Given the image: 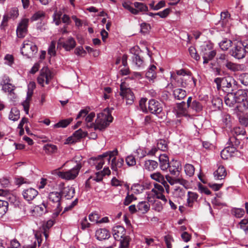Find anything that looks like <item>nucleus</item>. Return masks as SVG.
<instances>
[{
    "label": "nucleus",
    "instance_id": "61",
    "mask_svg": "<svg viewBox=\"0 0 248 248\" xmlns=\"http://www.w3.org/2000/svg\"><path fill=\"white\" fill-rule=\"evenodd\" d=\"M147 100V98H142L139 102V106H140V109L143 112H145V113L148 112L147 108H146V102Z\"/></svg>",
    "mask_w": 248,
    "mask_h": 248
},
{
    "label": "nucleus",
    "instance_id": "10",
    "mask_svg": "<svg viewBox=\"0 0 248 248\" xmlns=\"http://www.w3.org/2000/svg\"><path fill=\"white\" fill-rule=\"evenodd\" d=\"M132 4L135 8L131 6L128 2H124L123 3L122 5L124 8L135 15L139 14L140 12H147L148 11L147 6L142 2H135Z\"/></svg>",
    "mask_w": 248,
    "mask_h": 248
},
{
    "label": "nucleus",
    "instance_id": "49",
    "mask_svg": "<svg viewBox=\"0 0 248 248\" xmlns=\"http://www.w3.org/2000/svg\"><path fill=\"white\" fill-rule=\"evenodd\" d=\"M232 132L234 135L236 136L238 135H245L246 134V131L245 128L241 126L235 127L233 128Z\"/></svg>",
    "mask_w": 248,
    "mask_h": 248
},
{
    "label": "nucleus",
    "instance_id": "21",
    "mask_svg": "<svg viewBox=\"0 0 248 248\" xmlns=\"http://www.w3.org/2000/svg\"><path fill=\"white\" fill-rule=\"evenodd\" d=\"M38 194V191L33 188L24 189L22 192L24 199L29 202L32 201L37 196Z\"/></svg>",
    "mask_w": 248,
    "mask_h": 248
},
{
    "label": "nucleus",
    "instance_id": "4",
    "mask_svg": "<svg viewBox=\"0 0 248 248\" xmlns=\"http://www.w3.org/2000/svg\"><path fill=\"white\" fill-rule=\"evenodd\" d=\"M217 66L224 69H227L232 72H236L239 70L240 65L233 63L229 59V56L225 53L219 54L216 58Z\"/></svg>",
    "mask_w": 248,
    "mask_h": 248
},
{
    "label": "nucleus",
    "instance_id": "25",
    "mask_svg": "<svg viewBox=\"0 0 248 248\" xmlns=\"http://www.w3.org/2000/svg\"><path fill=\"white\" fill-rule=\"evenodd\" d=\"M160 168L162 170H166L169 167L170 162L168 156L166 154H161L159 157Z\"/></svg>",
    "mask_w": 248,
    "mask_h": 248
},
{
    "label": "nucleus",
    "instance_id": "18",
    "mask_svg": "<svg viewBox=\"0 0 248 248\" xmlns=\"http://www.w3.org/2000/svg\"><path fill=\"white\" fill-rule=\"evenodd\" d=\"M171 175L178 176L182 170V164L180 161L172 159L170 161L169 167L168 168Z\"/></svg>",
    "mask_w": 248,
    "mask_h": 248
},
{
    "label": "nucleus",
    "instance_id": "37",
    "mask_svg": "<svg viewBox=\"0 0 248 248\" xmlns=\"http://www.w3.org/2000/svg\"><path fill=\"white\" fill-rule=\"evenodd\" d=\"M19 118V110L16 108H12L9 115V119L13 121H16Z\"/></svg>",
    "mask_w": 248,
    "mask_h": 248
},
{
    "label": "nucleus",
    "instance_id": "64",
    "mask_svg": "<svg viewBox=\"0 0 248 248\" xmlns=\"http://www.w3.org/2000/svg\"><path fill=\"white\" fill-rule=\"evenodd\" d=\"M28 31L24 30L23 29H21L20 27H17L16 29V35L17 37L19 38H24L26 34L27 33Z\"/></svg>",
    "mask_w": 248,
    "mask_h": 248
},
{
    "label": "nucleus",
    "instance_id": "47",
    "mask_svg": "<svg viewBox=\"0 0 248 248\" xmlns=\"http://www.w3.org/2000/svg\"><path fill=\"white\" fill-rule=\"evenodd\" d=\"M2 85V89L4 92H8L10 94L14 93L15 86L12 84H5Z\"/></svg>",
    "mask_w": 248,
    "mask_h": 248
},
{
    "label": "nucleus",
    "instance_id": "22",
    "mask_svg": "<svg viewBox=\"0 0 248 248\" xmlns=\"http://www.w3.org/2000/svg\"><path fill=\"white\" fill-rule=\"evenodd\" d=\"M116 156H113L111 163V169L114 171L113 174L118 175V168H121L123 167L124 163V160L123 158H120L116 160Z\"/></svg>",
    "mask_w": 248,
    "mask_h": 248
},
{
    "label": "nucleus",
    "instance_id": "45",
    "mask_svg": "<svg viewBox=\"0 0 248 248\" xmlns=\"http://www.w3.org/2000/svg\"><path fill=\"white\" fill-rule=\"evenodd\" d=\"M232 213L236 217L241 218L244 216L245 211L242 208H234L232 210Z\"/></svg>",
    "mask_w": 248,
    "mask_h": 248
},
{
    "label": "nucleus",
    "instance_id": "56",
    "mask_svg": "<svg viewBox=\"0 0 248 248\" xmlns=\"http://www.w3.org/2000/svg\"><path fill=\"white\" fill-rule=\"evenodd\" d=\"M240 124L245 126H248V113L239 117Z\"/></svg>",
    "mask_w": 248,
    "mask_h": 248
},
{
    "label": "nucleus",
    "instance_id": "44",
    "mask_svg": "<svg viewBox=\"0 0 248 248\" xmlns=\"http://www.w3.org/2000/svg\"><path fill=\"white\" fill-rule=\"evenodd\" d=\"M185 171L186 174L189 177L192 176L195 172V168L193 165L186 164L185 166Z\"/></svg>",
    "mask_w": 248,
    "mask_h": 248
},
{
    "label": "nucleus",
    "instance_id": "52",
    "mask_svg": "<svg viewBox=\"0 0 248 248\" xmlns=\"http://www.w3.org/2000/svg\"><path fill=\"white\" fill-rule=\"evenodd\" d=\"M125 162L126 164L129 167L134 166L136 164V158L132 155H128L125 158Z\"/></svg>",
    "mask_w": 248,
    "mask_h": 248
},
{
    "label": "nucleus",
    "instance_id": "3",
    "mask_svg": "<svg viewBox=\"0 0 248 248\" xmlns=\"http://www.w3.org/2000/svg\"><path fill=\"white\" fill-rule=\"evenodd\" d=\"M118 151L117 149H115L113 151H108L102 155H100L96 157H92L89 160V163L91 166H94L97 170H100L105 163V159L106 158L108 162L110 163L111 158L117 155Z\"/></svg>",
    "mask_w": 248,
    "mask_h": 248
},
{
    "label": "nucleus",
    "instance_id": "5",
    "mask_svg": "<svg viewBox=\"0 0 248 248\" xmlns=\"http://www.w3.org/2000/svg\"><path fill=\"white\" fill-rule=\"evenodd\" d=\"M247 53H248V47L246 40L234 43L229 52L232 56L237 59L244 58Z\"/></svg>",
    "mask_w": 248,
    "mask_h": 248
},
{
    "label": "nucleus",
    "instance_id": "29",
    "mask_svg": "<svg viewBox=\"0 0 248 248\" xmlns=\"http://www.w3.org/2000/svg\"><path fill=\"white\" fill-rule=\"evenodd\" d=\"M198 197L199 195L197 193L188 191L187 193L186 205L190 208L193 207L194 203L197 202Z\"/></svg>",
    "mask_w": 248,
    "mask_h": 248
},
{
    "label": "nucleus",
    "instance_id": "58",
    "mask_svg": "<svg viewBox=\"0 0 248 248\" xmlns=\"http://www.w3.org/2000/svg\"><path fill=\"white\" fill-rule=\"evenodd\" d=\"M29 21V20L28 18H24L22 19L21 21L19 23L17 27H20L21 29H23L24 30L28 31Z\"/></svg>",
    "mask_w": 248,
    "mask_h": 248
},
{
    "label": "nucleus",
    "instance_id": "42",
    "mask_svg": "<svg viewBox=\"0 0 248 248\" xmlns=\"http://www.w3.org/2000/svg\"><path fill=\"white\" fill-rule=\"evenodd\" d=\"M151 178L159 183H161L162 184H164V183H166L163 176L159 172L151 174Z\"/></svg>",
    "mask_w": 248,
    "mask_h": 248
},
{
    "label": "nucleus",
    "instance_id": "11",
    "mask_svg": "<svg viewBox=\"0 0 248 248\" xmlns=\"http://www.w3.org/2000/svg\"><path fill=\"white\" fill-rule=\"evenodd\" d=\"M53 78L52 73L47 66H44L40 71V74L37 78V82L42 87L44 86V83L46 84L49 83V80Z\"/></svg>",
    "mask_w": 248,
    "mask_h": 248
},
{
    "label": "nucleus",
    "instance_id": "31",
    "mask_svg": "<svg viewBox=\"0 0 248 248\" xmlns=\"http://www.w3.org/2000/svg\"><path fill=\"white\" fill-rule=\"evenodd\" d=\"M233 44L232 40L224 38L218 43V46L222 50L227 51L231 46H232Z\"/></svg>",
    "mask_w": 248,
    "mask_h": 248
},
{
    "label": "nucleus",
    "instance_id": "43",
    "mask_svg": "<svg viewBox=\"0 0 248 248\" xmlns=\"http://www.w3.org/2000/svg\"><path fill=\"white\" fill-rule=\"evenodd\" d=\"M212 104L215 109H220L222 106V100L219 97H214L212 100Z\"/></svg>",
    "mask_w": 248,
    "mask_h": 248
},
{
    "label": "nucleus",
    "instance_id": "19",
    "mask_svg": "<svg viewBox=\"0 0 248 248\" xmlns=\"http://www.w3.org/2000/svg\"><path fill=\"white\" fill-rule=\"evenodd\" d=\"M62 39L61 38L58 40V46H62L66 51H70L76 46V42L72 37H69L65 42L61 41Z\"/></svg>",
    "mask_w": 248,
    "mask_h": 248
},
{
    "label": "nucleus",
    "instance_id": "48",
    "mask_svg": "<svg viewBox=\"0 0 248 248\" xmlns=\"http://www.w3.org/2000/svg\"><path fill=\"white\" fill-rule=\"evenodd\" d=\"M43 149L46 152L53 153L57 151V147L53 144H46L44 146Z\"/></svg>",
    "mask_w": 248,
    "mask_h": 248
},
{
    "label": "nucleus",
    "instance_id": "41",
    "mask_svg": "<svg viewBox=\"0 0 248 248\" xmlns=\"http://www.w3.org/2000/svg\"><path fill=\"white\" fill-rule=\"evenodd\" d=\"M156 147L157 148V150H160L162 151H166L168 149V144L167 141L162 139L158 140Z\"/></svg>",
    "mask_w": 248,
    "mask_h": 248
},
{
    "label": "nucleus",
    "instance_id": "8",
    "mask_svg": "<svg viewBox=\"0 0 248 248\" xmlns=\"http://www.w3.org/2000/svg\"><path fill=\"white\" fill-rule=\"evenodd\" d=\"M38 51V47L36 45L29 40H25L21 48V53L27 58H31L34 57Z\"/></svg>",
    "mask_w": 248,
    "mask_h": 248
},
{
    "label": "nucleus",
    "instance_id": "40",
    "mask_svg": "<svg viewBox=\"0 0 248 248\" xmlns=\"http://www.w3.org/2000/svg\"><path fill=\"white\" fill-rule=\"evenodd\" d=\"M240 140L237 139V138L234 135L230 137L227 143V145H231L237 149H238L239 147L240 146Z\"/></svg>",
    "mask_w": 248,
    "mask_h": 248
},
{
    "label": "nucleus",
    "instance_id": "60",
    "mask_svg": "<svg viewBox=\"0 0 248 248\" xmlns=\"http://www.w3.org/2000/svg\"><path fill=\"white\" fill-rule=\"evenodd\" d=\"M78 202V198L76 199L73 202L71 203V204L67 206L64 208L63 211L62 213V215L64 213L71 210L76 205H77Z\"/></svg>",
    "mask_w": 248,
    "mask_h": 248
},
{
    "label": "nucleus",
    "instance_id": "55",
    "mask_svg": "<svg viewBox=\"0 0 248 248\" xmlns=\"http://www.w3.org/2000/svg\"><path fill=\"white\" fill-rule=\"evenodd\" d=\"M239 80L241 83L245 85H248V73H242L239 76Z\"/></svg>",
    "mask_w": 248,
    "mask_h": 248
},
{
    "label": "nucleus",
    "instance_id": "53",
    "mask_svg": "<svg viewBox=\"0 0 248 248\" xmlns=\"http://www.w3.org/2000/svg\"><path fill=\"white\" fill-rule=\"evenodd\" d=\"M45 13L43 11H39L34 13L31 18V21H36L42 17H44Z\"/></svg>",
    "mask_w": 248,
    "mask_h": 248
},
{
    "label": "nucleus",
    "instance_id": "59",
    "mask_svg": "<svg viewBox=\"0 0 248 248\" xmlns=\"http://www.w3.org/2000/svg\"><path fill=\"white\" fill-rule=\"evenodd\" d=\"M15 183L16 185L20 186L23 184H30L31 182L26 178H25L22 177H20L16 178Z\"/></svg>",
    "mask_w": 248,
    "mask_h": 248
},
{
    "label": "nucleus",
    "instance_id": "17",
    "mask_svg": "<svg viewBox=\"0 0 248 248\" xmlns=\"http://www.w3.org/2000/svg\"><path fill=\"white\" fill-rule=\"evenodd\" d=\"M148 110L153 114L158 116L162 111L163 108L161 103L158 101L152 99L148 102Z\"/></svg>",
    "mask_w": 248,
    "mask_h": 248
},
{
    "label": "nucleus",
    "instance_id": "15",
    "mask_svg": "<svg viewBox=\"0 0 248 248\" xmlns=\"http://www.w3.org/2000/svg\"><path fill=\"white\" fill-rule=\"evenodd\" d=\"M174 78L177 82L178 86L182 88H186L191 84L193 79L191 73L188 71L184 77H175Z\"/></svg>",
    "mask_w": 248,
    "mask_h": 248
},
{
    "label": "nucleus",
    "instance_id": "6",
    "mask_svg": "<svg viewBox=\"0 0 248 248\" xmlns=\"http://www.w3.org/2000/svg\"><path fill=\"white\" fill-rule=\"evenodd\" d=\"M48 198L51 206L54 208L52 217L55 218L60 215L62 209L61 206L62 196L60 192L52 191L49 193Z\"/></svg>",
    "mask_w": 248,
    "mask_h": 248
},
{
    "label": "nucleus",
    "instance_id": "46",
    "mask_svg": "<svg viewBox=\"0 0 248 248\" xmlns=\"http://www.w3.org/2000/svg\"><path fill=\"white\" fill-rule=\"evenodd\" d=\"M137 200V198L133 194H130L129 192H127L126 196L124 201V205H128L133 201Z\"/></svg>",
    "mask_w": 248,
    "mask_h": 248
},
{
    "label": "nucleus",
    "instance_id": "28",
    "mask_svg": "<svg viewBox=\"0 0 248 248\" xmlns=\"http://www.w3.org/2000/svg\"><path fill=\"white\" fill-rule=\"evenodd\" d=\"M232 82L233 81V78L232 77H228L224 78V82H223L222 90L227 92H232Z\"/></svg>",
    "mask_w": 248,
    "mask_h": 248
},
{
    "label": "nucleus",
    "instance_id": "27",
    "mask_svg": "<svg viewBox=\"0 0 248 248\" xmlns=\"http://www.w3.org/2000/svg\"><path fill=\"white\" fill-rule=\"evenodd\" d=\"M227 175V171L225 167L222 165L219 166L217 169L214 172L215 179L222 180L225 178Z\"/></svg>",
    "mask_w": 248,
    "mask_h": 248
},
{
    "label": "nucleus",
    "instance_id": "54",
    "mask_svg": "<svg viewBox=\"0 0 248 248\" xmlns=\"http://www.w3.org/2000/svg\"><path fill=\"white\" fill-rule=\"evenodd\" d=\"M150 25L149 24L143 22L140 24V32L143 34H147L150 29Z\"/></svg>",
    "mask_w": 248,
    "mask_h": 248
},
{
    "label": "nucleus",
    "instance_id": "2",
    "mask_svg": "<svg viewBox=\"0 0 248 248\" xmlns=\"http://www.w3.org/2000/svg\"><path fill=\"white\" fill-rule=\"evenodd\" d=\"M113 108H107L102 112L97 114L95 124H91L88 125V128H93L95 130L104 131L112 122L113 118L111 113Z\"/></svg>",
    "mask_w": 248,
    "mask_h": 248
},
{
    "label": "nucleus",
    "instance_id": "36",
    "mask_svg": "<svg viewBox=\"0 0 248 248\" xmlns=\"http://www.w3.org/2000/svg\"><path fill=\"white\" fill-rule=\"evenodd\" d=\"M87 132L83 131L81 128L74 132L72 134L73 137L76 140L77 142H79L82 138H85L87 136Z\"/></svg>",
    "mask_w": 248,
    "mask_h": 248
},
{
    "label": "nucleus",
    "instance_id": "7",
    "mask_svg": "<svg viewBox=\"0 0 248 248\" xmlns=\"http://www.w3.org/2000/svg\"><path fill=\"white\" fill-rule=\"evenodd\" d=\"M201 54L203 59V64H207L209 61L212 60L217 55V51L213 49L212 44L208 43L201 46Z\"/></svg>",
    "mask_w": 248,
    "mask_h": 248
},
{
    "label": "nucleus",
    "instance_id": "32",
    "mask_svg": "<svg viewBox=\"0 0 248 248\" xmlns=\"http://www.w3.org/2000/svg\"><path fill=\"white\" fill-rule=\"evenodd\" d=\"M138 212L144 214L146 213L150 209V205L148 202L142 201L139 202L137 206Z\"/></svg>",
    "mask_w": 248,
    "mask_h": 248
},
{
    "label": "nucleus",
    "instance_id": "14",
    "mask_svg": "<svg viewBox=\"0 0 248 248\" xmlns=\"http://www.w3.org/2000/svg\"><path fill=\"white\" fill-rule=\"evenodd\" d=\"M120 95L126 99V104L132 105L134 100L135 96L133 93L130 88L124 86L123 83L120 85Z\"/></svg>",
    "mask_w": 248,
    "mask_h": 248
},
{
    "label": "nucleus",
    "instance_id": "20",
    "mask_svg": "<svg viewBox=\"0 0 248 248\" xmlns=\"http://www.w3.org/2000/svg\"><path fill=\"white\" fill-rule=\"evenodd\" d=\"M113 235L116 240L123 238L127 235H126V230L122 226L117 225L114 226L112 229Z\"/></svg>",
    "mask_w": 248,
    "mask_h": 248
},
{
    "label": "nucleus",
    "instance_id": "9",
    "mask_svg": "<svg viewBox=\"0 0 248 248\" xmlns=\"http://www.w3.org/2000/svg\"><path fill=\"white\" fill-rule=\"evenodd\" d=\"M82 166L81 163H77V165L72 169L66 171H59L57 173L58 176L66 180L75 179L78 175L80 170Z\"/></svg>",
    "mask_w": 248,
    "mask_h": 248
},
{
    "label": "nucleus",
    "instance_id": "1",
    "mask_svg": "<svg viewBox=\"0 0 248 248\" xmlns=\"http://www.w3.org/2000/svg\"><path fill=\"white\" fill-rule=\"evenodd\" d=\"M224 102L230 107H233L236 104L234 110L243 112L248 109V90L239 89L229 92L225 96Z\"/></svg>",
    "mask_w": 248,
    "mask_h": 248
},
{
    "label": "nucleus",
    "instance_id": "16",
    "mask_svg": "<svg viewBox=\"0 0 248 248\" xmlns=\"http://www.w3.org/2000/svg\"><path fill=\"white\" fill-rule=\"evenodd\" d=\"M60 193L62 196L67 199H71L75 194V189L72 186H64L63 183H61L59 185Z\"/></svg>",
    "mask_w": 248,
    "mask_h": 248
},
{
    "label": "nucleus",
    "instance_id": "51",
    "mask_svg": "<svg viewBox=\"0 0 248 248\" xmlns=\"http://www.w3.org/2000/svg\"><path fill=\"white\" fill-rule=\"evenodd\" d=\"M189 54L192 58L196 61H199L200 59V56L197 53L196 48L193 46H190L188 48Z\"/></svg>",
    "mask_w": 248,
    "mask_h": 248
},
{
    "label": "nucleus",
    "instance_id": "57",
    "mask_svg": "<svg viewBox=\"0 0 248 248\" xmlns=\"http://www.w3.org/2000/svg\"><path fill=\"white\" fill-rule=\"evenodd\" d=\"M95 114L94 112H92L89 113L85 118V122L86 123V127L88 128V125L91 124H94L93 122V118L95 117Z\"/></svg>",
    "mask_w": 248,
    "mask_h": 248
},
{
    "label": "nucleus",
    "instance_id": "12",
    "mask_svg": "<svg viewBox=\"0 0 248 248\" xmlns=\"http://www.w3.org/2000/svg\"><path fill=\"white\" fill-rule=\"evenodd\" d=\"M186 103L189 110L194 113H200L203 109V106L202 103L200 100L193 98L192 96H189L187 98Z\"/></svg>",
    "mask_w": 248,
    "mask_h": 248
},
{
    "label": "nucleus",
    "instance_id": "30",
    "mask_svg": "<svg viewBox=\"0 0 248 248\" xmlns=\"http://www.w3.org/2000/svg\"><path fill=\"white\" fill-rule=\"evenodd\" d=\"M172 95L175 99L181 100L186 96V92L181 88H176L172 90Z\"/></svg>",
    "mask_w": 248,
    "mask_h": 248
},
{
    "label": "nucleus",
    "instance_id": "23",
    "mask_svg": "<svg viewBox=\"0 0 248 248\" xmlns=\"http://www.w3.org/2000/svg\"><path fill=\"white\" fill-rule=\"evenodd\" d=\"M188 110L187 103L185 101L176 104L177 114L179 116H187L188 115Z\"/></svg>",
    "mask_w": 248,
    "mask_h": 248
},
{
    "label": "nucleus",
    "instance_id": "38",
    "mask_svg": "<svg viewBox=\"0 0 248 248\" xmlns=\"http://www.w3.org/2000/svg\"><path fill=\"white\" fill-rule=\"evenodd\" d=\"M8 205L7 201L0 200V218L2 217L8 211Z\"/></svg>",
    "mask_w": 248,
    "mask_h": 248
},
{
    "label": "nucleus",
    "instance_id": "35",
    "mask_svg": "<svg viewBox=\"0 0 248 248\" xmlns=\"http://www.w3.org/2000/svg\"><path fill=\"white\" fill-rule=\"evenodd\" d=\"M158 163L153 160H148L145 161L144 168L149 171H153L158 167Z\"/></svg>",
    "mask_w": 248,
    "mask_h": 248
},
{
    "label": "nucleus",
    "instance_id": "26",
    "mask_svg": "<svg viewBox=\"0 0 248 248\" xmlns=\"http://www.w3.org/2000/svg\"><path fill=\"white\" fill-rule=\"evenodd\" d=\"M231 18V14L228 11L221 12L220 19L217 25H220L222 27H225L229 22V20Z\"/></svg>",
    "mask_w": 248,
    "mask_h": 248
},
{
    "label": "nucleus",
    "instance_id": "39",
    "mask_svg": "<svg viewBox=\"0 0 248 248\" xmlns=\"http://www.w3.org/2000/svg\"><path fill=\"white\" fill-rule=\"evenodd\" d=\"M130 240L129 236L118 240L120 242L119 248H129Z\"/></svg>",
    "mask_w": 248,
    "mask_h": 248
},
{
    "label": "nucleus",
    "instance_id": "24",
    "mask_svg": "<svg viewBox=\"0 0 248 248\" xmlns=\"http://www.w3.org/2000/svg\"><path fill=\"white\" fill-rule=\"evenodd\" d=\"M95 236L98 240L108 239L110 237L109 232L106 229H99L95 232Z\"/></svg>",
    "mask_w": 248,
    "mask_h": 248
},
{
    "label": "nucleus",
    "instance_id": "33",
    "mask_svg": "<svg viewBox=\"0 0 248 248\" xmlns=\"http://www.w3.org/2000/svg\"><path fill=\"white\" fill-rule=\"evenodd\" d=\"M156 67L155 65H151L146 73V78L149 80H154L156 77L155 70Z\"/></svg>",
    "mask_w": 248,
    "mask_h": 248
},
{
    "label": "nucleus",
    "instance_id": "62",
    "mask_svg": "<svg viewBox=\"0 0 248 248\" xmlns=\"http://www.w3.org/2000/svg\"><path fill=\"white\" fill-rule=\"evenodd\" d=\"M164 241L166 244L167 248H171V242L173 241L172 237L169 234L164 236Z\"/></svg>",
    "mask_w": 248,
    "mask_h": 248
},
{
    "label": "nucleus",
    "instance_id": "13",
    "mask_svg": "<svg viewBox=\"0 0 248 248\" xmlns=\"http://www.w3.org/2000/svg\"><path fill=\"white\" fill-rule=\"evenodd\" d=\"M140 52L138 46H133L130 49V53L133 55L132 57L133 62L138 67H142L144 65L143 58L140 55Z\"/></svg>",
    "mask_w": 248,
    "mask_h": 248
},
{
    "label": "nucleus",
    "instance_id": "34",
    "mask_svg": "<svg viewBox=\"0 0 248 248\" xmlns=\"http://www.w3.org/2000/svg\"><path fill=\"white\" fill-rule=\"evenodd\" d=\"M73 120V119L71 117L63 119L60 121L58 123L53 125V127L57 128H65Z\"/></svg>",
    "mask_w": 248,
    "mask_h": 248
},
{
    "label": "nucleus",
    "instance_id": "63",
    "mask_svg": "<svg viewBox=\"0 0 248 248\" xmlns=\"http://www.w3.org/2000/svg\"><path fill=\"white\" fill-rule=\"evenodd\" d=\"M75 53L78 56H84L87 52L82 46H78L75 49Z\"/></svg>",
    "mask_w": 248,
    "mask_h": 248
},
{
    "label": "nucleus",
    "instance_id": "50",
    "mask_svg": "<svg viewBox=\"0 0 248 248\" xmlns=\"http://www.w3.org/2000/svg\"><path fill=\"white\" fill-rule=\"evenodd\" d=\"M222 122L226 127H229L231 125V117L229 114L225 113L222 117Z\"/></svg>",
    "mask_w": 248,
    "mask_h": 248
}]
</instances>
